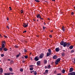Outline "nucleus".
<instances>
[{"label":"nucleus","mask_w":75,"mask_h":75,"mask_svg":"<svg viewBox=\"0 0 75 75\" xmlns=\"http://www.w3.org/2000/svg\"><path fill=\"white\" fill-rule=\"evenodd\" d=\"M44 56V54L43 53H41L40 54V55L39 56V58L40 59H42L43 58V57Z\"/></svg>","instance_id":"f257e3e1"},{"label":"nucleus","mask_w":75,"mask_h":75,"mask_svg":"<svg viewBox=\"0 0 75 75\" xmlns=\"http://www.w3.org/2000/svg\"><path fill=\"white\" fill-rule=\"evenodd\" d=\"M26 24H26L25 23H23V26L25 28L28 27V23H27Z\"/></svg>","instance_id":"f03ea898"},{"label":"nucleus","mask_w":75,"mask_h":75,"mask_svg":"<svg viewBox=\"0 0 75 75\" xmlns=\"http://www.w3.org/2000/svg\"><path fill=\"white\" fill-rule=\"evenodd\" d=\"M34 60L35 61H37L39 60V59L38 58V57L36 56L34 59Z\"/></svg>","instance_id":"7ed1b4c3"},{"label":"nucleus","mask_w":75,"mask_h":75,"mask_svg":"<svg viewBox=\"0 0 75 75\" xmlns=\"http://www.w3.org/2000/svg\"><path fill=\"white\" fill-rule=\"evenodd\" d=\"M73 70L74 69H73V68L71 67L70 68L69 72H73Z\"/></svg>","instance_id":"20e7f679"},{"label":"nucleus","mask_w":75,"mask_h":75,"mask_svg":"<svg viewBox=\"0 0 75 75\" xmlns=\"http://www.w3.org/2000/svg\"><path fill=\"white\" fill-rule=\"evenodd\" d=\"M37 65L38 66H40L41 64V62L40 61H38L37 62Z\"/></svg>","instance_id":"39448f33"},{"label":"nucleus","mask_w":75,"mask_h":75,"mask_svg":"<svg viewBox=\"0 0 75 75\" xmlns=\"http://www.w3.org/2000/svg\"><path fill=\"white\" fill-rule=\"evenodd\" d=\"M70 45L71 43L69 42H68L67 43H66V46H67V47H69L70 46Z\"/></svg>","instance_id":"423d86ee"},{"label":"nucleus","mask_w":75,"mask_h":75,"mask_svg":"<svg viewBox=\"0 0 75 75\" xmlns=\"http://www.w3.org/2000/svg\"><path fill=\"white\" fill-rule=\"evenodd\" d=\"M57 55H54L53 57L52 58H53V59H57Z\"/></svg>","instance_id":"0eeeda50"},{"label":"nucleus","mask_w":75,"mask_h":75,"mask_svg":"<svg viewBox=\"0 0 75 75\" xmlns=\"http://www.w3.org/2000/svg\"><path fill=\"white\" fill-rule=\"evenodd\" d=\"M55 51L56 52H59V47H57L56 48Z\"/></svg>","instance_id":"6e6552de"},{"label":"nucleus","mask_w":75,"mask_h":75,"mask_svg":"<svg viewBox=\"0 0 75 75\" xmlns=\"http://www.w3.org/2000/svg\"><path fill=\"white\" fill-rule=\"evenodd\" d=\"M63 47H65L67 46V42H64V43L63 44Z\"/></svg>","instance_id":"1a4fd4ad"},{"label":"nucleus","mask_w":75,"mask_h":75,"mask_svg":"<svg viewBox=\"0 0 75 75\" xmlns=\"http://www.w3.org/2000/svg\"><path fill=\"white\" fill-rule=\"evenodd\" d=\"M47 54L46 57H48V56H50V55H51V53L50 52H47Z\"/></svg>","instance_id":"9d476101"},{"label":"nucleus","mask_w":75,"mask_h":75,"mask_svg":"<svg viewBox=\"0 0 75 75\" xmlns=\"http://www.w3.org/2000/svg\"><path fill=\"white\" fill-rule=\"evenodd\" d=\"M60 61H61V58H59L56 60V61H57V62H59Z\"/></svg>","instance_id":"9b49d317"},{"label":"nucleus","mask_w":75,"mask_h":75,"mask_svg":"<svg viewBox=\"0 0 75 75\" xmlns=\"http://www.w3.org/2000/svg\"><path fill=\"white\" fill-rule=\"evenodd\" d=\"M64 41H62L60 43V44L61 45H64Z\"/></svg>","instance_id":"f8f14e48"},{"label":"nucleus","mask_w":75,"mask_h":75,"mask_svg":"<svg viewBox=\"0 0 75 75\" xmlns=\"http://www.w3.org/2000/svg\"><path fill=\"white\" fill-rule=\"evenodd\" d=\"M37 18H41V16H40V14L37 15Z\"/></svg>","instance_id":"ddd939ff"},{"label":"nucleus","mask_w":75,"mask_h":75,"mask_svg":"<svg viewBox=\"0 0 75 75\" xmlns=\"http://www.w3.org/2000/svg\"><path fill=\"white\" fill-rule=\"evenodd\" d=\"M44 64H46L47 63V61L46 59H45L44 61Z\"/></svg>","instance_id":"4468645a"},{"label":"nucleus","mask_w":75,"mask_h":75,"mask_svg":"<svg viewBox=\"0 0 75 75\" xmlns=\"http://www.w3.org/2000/svg\"><path fill=\"white\" fill-rule=\"evenodd\" d=\"M9 70L10 71V72H13V69L11 68V67H10L9 68Z\"/></svg>","instance_id":"2eb2a0df"},{"label":"nucleus","mask_w":75,"mask_h":75,"mask_svg":"<svg viewBox=\"0 0 75 75\" xmlns=\"http://www.w3.org/2000/svg\"><path fill=\"white\" fill-rule=\"evenodd\" d=\"M0 72L3 73V69L1 68H0Z\"/></svg>","instance_id":"dca6fc26"},{"label":"nucleus","mask_w":75,"mask_h":75,"mask_svg":"<svg viewBox=\"0 0 75 75\" xmlns=\"http://www.w3.org/2000/svg\"><path fill=\"white\" fill-rule=\"evenodd\" d=\"M65 54L64 52L62 53V56H65Z\"/></svg>","instance_id":"f3484780"},{"label":"nucleus","mask_w":75,"mask_h":75,"mask_svg":"<svg viewBox=\"0 0 75 75\" xmlns=\"http://www.w3.org/2000/svg\"><path fill=\"white\" fill-rule=\"evenodd\" d=\"M3 50L5 51H7V49L6 48L4 47L3 49Z\"/></svg>","instance_id":"a211bd4d"},{"label":"nucleus","mask_w":75,"mask_h":75,"mask_svg":"<svg viewBox=\"0 0 75 75\" xmlns=\"http://www.w3.org/2000/svg\"><path fill=\"white\" fill-rule=\"evenodd\" d=\"M73 47H74V46H70L69 47V49H71V50L72 49V48H73Z\"/></svg>","instance_id":"6ab92c4d"},{"label":"nucleus","mask_w":75,"mask_h":75,"mask_svg":"<svg viewBox=\"0 0 75 75\" xmlns=\"http://www.w3.org/2000/svg\"><path fill=\"white\" fill-rule=\"evenodd\" d=\"M2 48H5V45L4 44H2Z\"/></svg>","instance_id":"aec40b11"},{"label":"nucleus","mask_w":75,"mask_h":75,"mask_svg":"<svg viewBox=\"0 0 75 75\" xmlns=\"http://www.w3.org/2000/svg\"><path fill=\"white\" fill-rule=\"evenodd\" d=\"M65 72V69H63L62 70V72L63 73V74H64V73Z\"/></svg>","instance_id":"412c9836"},{"label":"nucleus","mask_w":75,"mask_h":75,"mask_svg":"<svg viewBox=\"0 0 75 75\" xmlns=\"http://www.w3.org/2000/svg\"><path fill=\"white\" fill-rule=\"evenodd\" d=\"M75 52V50H72L71 51V52H70V53H73V52Z\"/></svg>","instance_id":"4be33fe9"},{"label":"nucleus","mask_w":75,"mask_h":75,"mask_svg":"<svg viewBox=\"0 0 75 75\" xmlns=\"http://www.w3.org/2000/svg\"><path fill=\"white\" fill-rule=\"evenodd\" d=\"M45 72L46 73V74H48V70H45Z\"/></svg>","instance_id":"5701e85b"},{"label":"nucleus","mask_w":75,"mask_h":75,"mask_svg":"<svg viewBox=\"0 0 75 75\" xmlns=\"http://www.w3.org/2000/svg\"><path fill=\"white\" fill-rule=\"evenodd\" d=\"M62 30H63V32H64L65 31V29L64 28V26H63L62 27Z\"/></svg>","instance_id":"b1692460"},{"label":"nucleus","mask_w":75,"mask_h":75,"mask_svg":"<svg viewBox=\"0 0 75 75\" xmlns=\"http://www.w3.org/2000/svg\"><path fill=\"white\" fill-rule=\"evenodd\" d=\"M33 74L34 75H36L37 74V72H36V71H34L33 73Z\"/></svg>","instance_id":"393cba45"},{"label":"nucleus","mask_w":75,"mask_h":75,"mask_svg":"<svg viewBox=\"0 0 75 75\" xmlns=\"http://www.w3.org/2000/svg\"><path fill=\"white\" fill-rule=\"evenodd\" d=\"M34 1H36V2H37L38 3H40V1L39 0H34Z\"/></svg>","instance_id":"a878e982"},{"label":"nucleus","mask_w":75,"mask_h":75,"mask_svg":"<svg viewBox=\"0 0 75 75\" xmlns=\"http://www.w3.org/2000/svg\"><path fill=\"white\" fill-rule=\"evenodd\" d=\"M48 51L50 53H51V49H48Z\"/></svg>","instance_id":"bb28decb"},{"label":"nucleus","mask_w":75,"mask_h":75,"mask_svg":"<svg viewBox=\"0 0 75 75\" xmlns=\"http://www.w3.org/2000/svg\"><path fill=\"white\" fill-rule=\"evenodd\" d=\"M4 75H9V73H4Z\"/></svg>","instance_id":"cd10ccee"},{"label":"nucleus","mask_w":75,"mask_h":75,"mask_svg":"<svg viewBox=\"0 0 75 75\" xmlns=\"http://www.w3.org/2000/svg\"><path fill=\"white\" fill-rule=\"evenodd\" d=\"M9 75H13L14 74V73L13 72H10L9 73Z\"/></svg>","instance_id":"c85d7f7f"},{"label":"nucleus","mask_w":75,"mask_h":75,"mask_svg":"<svg viewBox=\"0 0 75 75\" xmlns=\"http://www.w3.org/2000/svg\"><path fill=\"white\" fill-rule=\"evenodd\" d=\"M6 44V42L5 41H2V44Z\"/></svg>","instance_id":"c756f323"},{"label":"nucleus","mask_w":75,"mask_h":75,"mask_svg":"<svg viewBox=\"0 0 75 75\" xmlns=\"http://www.w3.org/2000/svg\"><path fill=\"white\" fill-rule=\"evenodd\" d=\"M15 48H18V46L17 45H15Z\"/></svg>","instance_id":"7c9ffc66"},{"label":"nucleus","mask_w":75,"mask_h":75,"mask_svg":"<svg viewBox=\"0 0 75 75\" xmlns=\"http://www.w3.org/2000/svg\"><path fill=\"white\" fill-rule=\"evenodd\" d=\"M33 69H34V68L32 67L31 68H30V71H33Z\"/></svg>","instance_id":"2f4dec72"},{"label":"nucleus","mask_w":75,"mask_h":75,"mask_svg":"<svg viewBox=\"0 0 75 75\" xmlns=\"http://www.w3.org/2000/svg\"><path fill=\"white\" fill-rule=\"evenodd\" d=\"M20 71L21 72H23V69L22 68H21L20 69Z\"/></svg>","instance_id":"473e14b6"},{"label":"nucleus","mask_w":75,"mask_h":75,"mask_svg":"<svg viewBox=\"0 0 75 75\" xmlns=\"http://www.w3.org/2000/svg\"><path fill=\"white\" fill-rule=\"evenodd\" d=\"M51 67V65H49L48 66V67H47V68H48V69H50V68Z\"/></svg>","instance_id":"72a5a7b5"},{"label":"nucleus","mask_w":75,"mask_h":75,"mask_svg":"<svg viewBox=\"0 0 75 75\" xmlns=\"http://www.w3.org/2000/svg\"><path fill=\"white\" fill-rule=\"evenodd\" d=\"M71 74H72V75H75V72H71Z\"/></svg>","instance_id":"f704fd0d"},{"label":"nucleus","mask_w":75,"mask_h":75,"mask_svg":"<svg viewBox=\"0 0 75 75\" xmlns=\"http://www.w3.org/2000/svg\"><path fill=\"white\" fill-rule=\"evenodd\" d=\"M25 59H27V58H28V56L27 55H25Z\"/></svg>","instance_id":"c9c22d12"},{"label":"nucleus","mask_w":75,"mask_h":75,"mask_svg":"<svg viewBox=\"0 0 75 75\" xmlns=\"http://www.w3.org/2000/svg\"><path fill=\"white\" fill-rule=\"evenodd\" d=\"M24 52H27V51L26 50V49H24Z\"/></svg>","instance_id":"e433bc0d"},{"label":"nucleus","mask_w":75,"mask_h":75,"mask_svg":"<svg viewBox=\"0 0 75 75\" xmlns=\"http://www.w3.org/2000/svg\"><path fill=\"white\" fill-rule=\"evenodd\" d=\"M71 14L72 16H73V15H74V12H72L71 13Z\"/></svg>","instance_id":"4c0bfd02"},{"label":"nucleus","mask_w":75,"mask_h":75,"mask_svg":"<svg viewBox=\"0 0 75 75\" xmlns=\"http://www.w3.org/2000/svg\"><path fill=\"white\" fill-rule=\"evenodd\" d=\"M58 62H57V61H56V62H55V64L56 65H57L58 64Z\"/></svg>","instance_id":"58836bf2"},{"label":"nucleus","mask_w":75,"mask_h":75,"mask_svg":"<svg viewBox=\"0 0 75 75\" xmlns=\"http://www.w3.org/2000/svg\"><path fill=\"white\" fill-rule=\"evenodd\" d=\"M68 75H72V73H70L68 74Z\"/></svg>","instance_id":"ea45409f"},{"label":"nucleus","mask_w":75,"mask_h":75,"mask_svg":"<svg viewBox=\"0 0 75 75\" xmlns=\"http://www.w3.org/2000/svg\"><path fill=\"white\" fill-rule=\"evenodd\" d=\"M46 28V27H45V26H43V30H45Z\"/></svg>","instance_id":"a19ab883"},{"label":"nucleus","mask_w":75,"mask_h":75,"mask_svg":"<svg viewBox=\"0 0 75 75\" xmlns=\"http://www.w3.org/2000/svg\"><path fill=\"white\" fill-rule=\"evenodd\" d=\"M4 56V54H2L1 55V57H3Z\"/></svg>","instance_id":"79ce46f5"},{"label":"nucleus","mask_w":75,"mask_h":75,"mask_svg":"<svg viewBox=\"0 0 75 75\" xmlns=\"http://www.w3.org/2000/svg\"><path fill=\"white\" fill-rule=\"evenodd\" d=\"M34 66L33 65H30V67L31 68H32V67H33Z\"/></svg>","instance_id":"37998d69"},{"label":"nucleus","mask_w":75,"mask_h":75,"mask_svg":"<svg viewBox=\"0 0 75 75\" xmlns=\"http://www.w3.org/2000/svg\"><path fill=\"white\" fill-rule=\"evenodd\" d=\"M3 48L2 47L1 48H0V50H1V51H2V50H3Z\"/></svg>","instance_id":"c03bdc74"},{"label":"nucleus","mask_w":75,"mask_h":75,"mask_svg":"<svg viewBox=\"0 0 75 75\" xmlns=\"http://www.w3.org/2000/svg\"><path fill=\"white\" fill-rule=\"evenodd\" d=\"M21 13L22 14L23 13V10H21Z\"/></svg>","instance_id":"a18cd8bd"},{"label":"nucleus","mask_w":75,"mask_h":75,"mask_svg":"<svg viewBox=\"0 0 75 75\" xmlns=\"http://www.w3.org/2000/svg\"><path fill=\"white\" fill-rule=\"evenodd\" d=\"M20 56V55L19 54H18L16 55V57L17 58H18L19 56Z\"/></svg>","instance_id":"49530a36"},{"label":"nucleus","mask_w":75,"mask_h":75,"mask_svg":"<svg viewBox=\"0 0 75 75\" xmlns=\"http://www.w3.org/2000/svg\"><path fill=\"white\" fill-rule=\"evenodd\" d=\"M9 8H10V9H9V10H12V9H11V7H9Z\"/></svg>","instance_id":"de8ad7c7"},{"label":"nucleus","mask_w":75,"mask_h":75,"mask_svg":"<svg viewBox=\"0 0 75 75\" xmlns=\"http://www.w3.org/2000/svg\"><path fill=\"white\" fill-rule=\"evenodd\" d=\"M49 37H50V38H52V36L51 35H49Z\"/></svg>","instance_id":"09e8293b"},{"label":"nucleus","mask_w":75,"mask_h":75,"mask_svg":"<svg viewBox=\"0 0 75 75\" xmlns=\"http://www.w3.org/2000/svg\"><path fill=\"white\" fill-rule=\"evenodd\" d=\"M27 32V31L25 30L23 32V33H25Z\"/></svg>","instance_id":"8fccbe9b"},{"label":"nucleus","mask_w":75,"mask_h":75,"mask_svg":"<svg viewBox=\"0 0 75 75\" xmlns=\"http://www.w3.org/2000/svg\"><path fill=\"white\" fill-rule=\"evenodd\" d=\"M4 37H5V38H7V36H5V35H4Z\"/></svg>","instance_id":"3c124183"},{"label":"nucleus","mask_w":75,"mask_h":75,"mask_svg":"<svg viewBox=\"0 0 75 75\" xmlns=\"http://www.w3.org/2000/svg\"><path fill=\"white\" fill-rule=\"evenodd\" d=\"M57 75H61V73H59L57 74Z\"/></svg>","instance_id":"603ef678"},{"label":"nucleus","mask_w":75,"mask_h":75,"mask_svg":"<svg viewBox=\"0 0 75 75\" xmlns=\"http://www.w3.org/2000/svg\"><path fill=\"white\" fill-rule=\"evenodd\" d=\"M62 51H63V52H65V50H62Z\"/></svg>","instance_id":"864d4df0"},{"label":"nucleus","mask_w":75,"mask_h":75,"mask_svg":"<svg viewBox=\"0 0 75 75\" xmlns=\"http://www.w3.org/2000/svg\"><path fill=\"white\" fill-rule=\"evenodd\" d=\"M0 37H2V36H1V35L0 34Z\"/></svg>","instance_id":"5fc2aeb1"},{"label":"nucleus","mask_w":75,"mask_h":75,"mask_svg":"<svg viewBox=\"0 0 75 75\" xmlns=\"http://www.w3.org/2000/svg\"><path fill=\"white\" fill-rule=\"evenodd\" d=\"M7 28H8V29H9L10 28H9V27H8V26H7Z\"/></svg>","instance_id":"6e6d98bb"},{"label":"nucleus","mask_w":75,"mask_h":75,"mask_svg":"<svg viewBox=\"0 0 75 75\" xmlns=\"http://www.w3.org/2000/svg\"><path fill=\"white\" fill-rule=\"evenodd\" d=\"M11 63H13V61H11Z\"/></svg>","instance_id":"4d7b16f0"},{"label":"nucleus","mask_w":75,"mask_h":75,"mask_svg":"<svg viewBox=\"0 0 75 75\" xmlns=\"http://www.w3.org/2000/svg\"><path fill=\"white\" fill-rule=\"evenodd\" d=\"M45 68L46 69V68H47V66H45Z\"/></svg>","instance_id":"13d9d810"},{"label":"nucleus","mask_w":75,"mask_h":75,"mask_svg":"<svg viewBox=\"0 0 75 75\" xmlns=\"http://www.w3.org/2000/svg\"><path fill=\"white\" fill-rule=\"evenodd\" d=\"M41 20H43V19L42 18H41L40 17V18Z\"/></svg>","instance_id":"bf43d9fd"},{"label":"nucleus","mask_w":75,"mask_h":75,"mask_svg":"<svg viewBox=\"0 0 75 75\" xmlns=\"http://www.w3.org/2000/svg\"><path fill=\"white\" fill-rule=\"evenodd\" d=\"M51 33H52V32H53V31L52 30L51 31Z\"/></svg>","instance_id":"052dcab7"},{"label":"nucleus","mask_w":75,"mask_h":75,"mask_svg":"<svg viewBox=\"0 0 75 75\" xmlns=\"http://www.w3.org/2000/svg\"><path fill=\"white\" fill-rule=\"evenodd\" d=\"M52 1H55V0H52Z\"/></svg>","instance_id":"680f3d73"},{"label":"nucleus","mask_w":75,"mask_h":75,"mask_svg":"<svg viewBox=\"0 0 75 75\" xmlns=\"http://www.w3.org/2000/svg\"><path fill=\"white\" fill-rule=\"evenodd\" d=\"M30 72V73H33V71H31Z\"/></svg>","instance_id":"e2e57ef3"},{"label":"nucleus","mask_w":75,"mask_h":75,"mask_svg":"<svg viewBox=\"0 0 75 75\" xmlns=\"http://www.w3.org/2000/svg\"><path fill=\"white\" fill-rule=\"evenodd\" d=\"M32 71V72H34V70Z\"/></svg>","instance_id":"0e129e2a"},{"label":"nucleus","mask_w":75,"mask_h":75,"mask_svg":"<svg viewBox=\"0 0 75 75\" xmlns=\"http://www.w3.org/2000/svg\"><path fill=\"white\" fill-rule=\"evenodd\" d=\"M7 20H8V18H7Z\"/></svg>","instance_id":"69168bd1"},{"label":"nucleus","mask_w":75,"mask_h":75,"mask_svg":"<svg viewBox=\"0 0 75 75\" xmlns=\"http://www.w3.org/2000/svg\"><path fill=\"white\" fill-rule=\"evenodd\" d=\"M25 62V61L24 60L23 61V62Z\"/></svg>","instance_id":"338daca9"},{"label":"nucleus","mask_w":75,"mask_h":75,"mask_svg":"<svg viewBox=\"0 0 75 75\" xmlns=\"http://www.w3.org/2000/svg\"><path fill=\"white\" fill-rule=\"evenodd\" d=\"M2 75V73H0V75Z\"/></svg>","instance_id":"774afa93"}]
</instances>
